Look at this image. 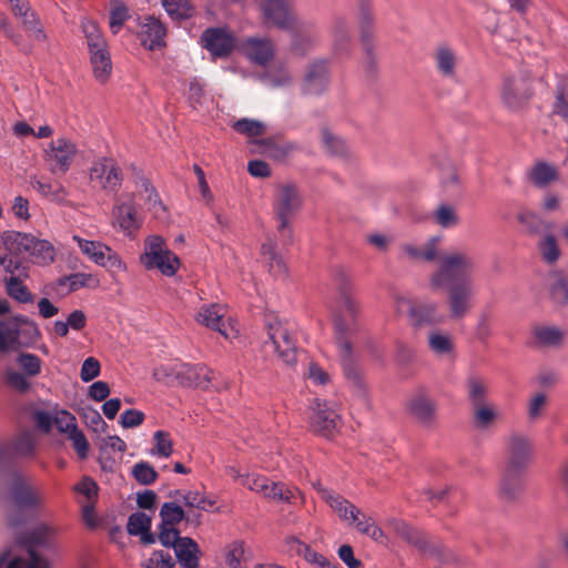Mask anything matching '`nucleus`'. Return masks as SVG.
Instances as JSON below:
<instances>
[{
    "instance_id": "9",
    "label": "nucleus",
    "mask_w": 568,
    "mask_h": 568,
    "mask_svg": "<svg viewBox=\"0 0 568 568\" xmlns=\"http://www.w3.org/2000/svg\"><path fill=\"white\" fill-rule=\"evenodd\" d=\"M258 8L266 23L286 31L304 29L292 0H258Z\"/></svg>"
},
{
    "instance_id": "13",
    "label": "nucleus",
    "mask_w": 568,
    "mask_h": 568,
    "mask_svg": "<svg viewBox=\"0 0 568 568\" xmlns=\"http://www.w3.org/2000/svg\"><path fill=\"white\" fill-rule=\"evenodd\" d=\"M72 240L78 244L81 252L97 265L105 267L112 272L126 271V264L110 246L99 241L82 239L78 235H74Z\"/></svg>"
},
{
    "instance_id": "46",
    "label": "nucleus",
    "mask_w": 568,
    "mask_h": 568,
    "mask_svg": "<svg viewBox=\"0 0 568 568\" xmlns=\"http://www.w3.org/2000/svg\"><path fill=\"white\" fill-rule=\"evenodd\" d=\"M166 13L173 20L189 19L193 16L194 8L189 0H161Z\"/></svg>"
},
{
    "instance_id": "7",
    "label": "nucleus",
    "mask_w": 568,
    "mask_h": 568,
    "mask_svg": "<svg viewBox=\"0 0 568 568\" xmlns=\"http://www.w3.org/2000/svg\"><path fill=\"white\" fill-rule=\"evenodd\" d=\"M10 497L18 509L26 511H38L45 503L43 489L31 478L18 473L11 476Z\"/></svg>"
},
{
    "instance_id": "47",
    "label": "nucleus",
    "mask_w": 568,
    "mask_h": 568,
    "mask_svg": "<svg viewBox=\"0 0 568 568\" xmlns=\"http://www.w3.org/2000/svg\"><path fill=\"white\" fill-rule=\"evenodd\" d=\"M538 251L548 264L556 263L560 257L558 241L552 234H545L538 242Z\"/></svg>"
},
{
    "instance_id": "39",
    "label": "nucleus",
    "mask_w": 568,
    "mask_h": 568,
    "mask_svg": "<svg viewBox=\"0 0 568 568\" xmlns=\"http://www.w3.org/2000/svg\"><path fill=\"white\" fill-rule=\"evenodd\" d=\"M355 517L356 519L354 521H348V525H353L358 532L368 536L376 542H385L386 536L384 531L376 525L372 517L363 514L362 511L359 516Z\"/></svg>"
},
{
    "instance_id": "42",
    "label": "nucleus",
    "mask_w": 568,
    "mask_h": 568,
    "mask_svg": "<svg viewBox=\"0 0 568 568\" xmlns=\"http://www.w3.org/2000/svg\"><path fill=\"white\" fill-rule=\"evenodd\" d=\"M473 417L476 428L486 430L493 426L496 419L499 417V413L496 407L490 404H481L473 407Z\"/></svg>"
},
{
    "instance_id": "34",
    "label": "nucleus",
    "mask_w": 568,
    "mask_h": 568,
    "mask_svg": "<svg viewBox=\"0 0 568 568\" xmlns=\"http://www.w3.org/2000/svg\"><path fill=\"white\" fill-rule=\"evenodd\" d=\"M333 50L336 54L347 53L351 47V27L346 19L337 17L331 27Z\"/></svg>"
},
{
    "instance_id": "11",
    "label": "nucleus",
    "mask_w": 568,
    "mask_h": 568,
    "mask_svg": "<svg viewBox=\"0 0 568 568\" xmlns=\"http://www.w3.org/2000/svg\"><path fill=\"white\" fill-rule=\"evenodd\" d=\"M532 94V81L529 75L513 74L503 81L500 98L503 104L510 111L524 109Z\"/></svg>"
},
{
    "instance_id": "37",
    "label": "nucleus",
    "mask_w": 568,
    "mask_h": 568,
    "mask_svg": "<svg viewBox=\"0 0 568 568\" xmlns=\"http://www.w3.org/2000/svg\"><path fill=\"white\" fill-rule=\"evenodd\" d=\"M90 62L92 65L94 78L100 83H105L112 72V62L109 48L97 49L90 51Z\"/></svg>"
},
{
    "instance_id": "23",
    "label": "nucleus",
    "mask_w": 568,
    "mask_h": 568,
    "mask_svg": "<svg viewBox=\"0 0 568 568\" xmlns=\"http://www.w3.org/2000/svg\"><path fill=\"white\" fill-rule=\"evenodd\" d=\"M203 47L211 52L213 57H226L235 47V38L226 29H207L202 34Z\"/></svg>"
},
{
    "instance_id": "58",
    "label": "nucleus",
    "mask_w": 568,
    "mask_h": 568,
    "mask_svg": "<svg viewBox=\"0 0 568 568\" xmlns=\"http://www.w3.org/2000/svg\"><path fill=\"white\" fill-rule=\"evenodd\" d=\"M17 363L27 376L34 377L41 373L42 361L34 354L21 353Z\"/></svg>"
},
{
    "instance_id": "50",
    "label": "nucleus",
    "mask_w": 568,
    "mask_h": 568,
    "mask_svg": "<svg viewBox=\"0 0 568 568\" xmlns=\"http://www.w3.org/2000/svg\"><path fill=\"white\" fill-rule=\"evenodd\" d=\"M129 8L124 4L122 0H112L111 1V11H110V30L112 33L116 34L123 23L129 19Z\"/></svg>"
},
{
    "instance_id": "26",
    "label": "nucleus",
    "mask_w": 568,
    "mask_h": 568,
    "mask_svg": "<svg viewBox=\"0 0 568 568\" xmlns=\"http://www.w3.org/2000/svg\"><path fill=\"white\" fill-rule=\"evenodd\" d=\"M241 51L251 61L264 65L274 57V44L266 38H248L241 44Z\"/></svg>"
},
{
    "instance_id": "62",
    "label": "nucleus",
    "mask_w": 568,
    "mask_h": 568,
    "mask_svg": "<svg viewBox=\"0 0 568 568\" xmlns=\"http://www.w3.org/2000/svg\"><path fill=\"white\" fill-rule=\"evenodd\" d=\"M175 562L172 556L162 550H155L141 564L142 568H173Z\"/></svg>"
},
{
    "instance_id": "22",
    "label": "nucleus",
    "mask_w": 568,
    "mask_h": 568,
    "mask_svg": "<svg viewBox=\"0 0 568 568\" xmlns=\"http://www.w3.org/2000/svg\"><path fill=\"white\" fill-rule=\"evenodd\" d=\"M225 314L226 311L222 305L207 304L199 308L195 321L201 325L217 331L224 337L230 338L233 336L234 329L232 326L229 327V325H226L224 321Z\"/></svg>"
},
{
    "instance_id": "41",
    "label": "nucleus",
    "mask_w": 568,
    "mask_h": 568,
    "mask_svg": "<svg viewBox=\"0 0 568 568\" xmlns=\"http://www.w3.org/2000/svg\"><path fill=\"white\" fill-rule=\"evenodd\" d=\"M183 363H170L161 365L153 371V377L155 381L170 386H176L181 384Z\"/></svg>"
},
{
    "instance_id": "55",
    "label": "nucleus",
    "mask_w": 568,
    "mask_h": 568,
    "mask_svg": "<svg viewBox=\"0 0 568 568\" xmlns=\"http://www.w3.org/2000/svg\"><path fill=\"white\" fill-rule=\"evenodd\" d=\"M161 524L164 526H174L184 518V510L175 503H164L160 509Z\"/></svg>"
},
{
    "instance_id": "16",
    "label": "nucleus",
    "mask_w": 568,
    "mask_h": 568,
    "mask_svg": "<svg viewBox=\"0 0 568 568\" xmlns=\"http://www.w3.org/2000/svg\"><path fill=\"white\" fill-rule=\"evenodd\" d=\"M113 225L128 236H132L141 226V220L134 205L133 194L119 197L112 211Z\"/></svg>"
},
{
    "instance_id": "14",
    "label": "nucleus",
    "mask_w": 568,
    "mask_h": 568,
    "mask_svg": "<svg viewBox=\"0 0 568 568\" xmlns=\"http://www.w3.org/2000/svg\"><path fill=\"white\" fill-rule=\"evenodd\" d=\"M308 424L314 433L331 437L341 428L342 418L335 404L316 399L311 408Z\"/></svg>"
},
{
    "instance_id": "24",
    "label": "nucleus",
    "mask_w": 568,
    "mask_h": 568,
    "mask_svg": "<svg viewBox=\"0 0 568 568\" xmlns=\"http://www.w3.org/2000/svg\"><path fill=\"white\" fill-rule=\"evenodd\" d=\"M314 486L317 489L321 498L331 507V509L339 517L341 520L348 524V521H354L356 519L355 516L361 515V509H358L343 496L323 487L321 484H316Z\"/></svg>"
},
{
    "instance_id": "40",
    "label": "nucleus",
    "mask_w": 568,
    "mask_h": 568,
    "mask_svg": "<svg viewBox=\"0 0 568 568\" xmlns=\"http://www.w3.org/2000/svg\"><path fill=\"white\" fill-rule=\"evenodd\" d=\"M548 285L550 297L556 304H568V275L552 273L549 276Z\"/></svg>"
},
{
    "instance_id": "29",
    "label": "nucleus",
    "mask_w": 568,
    "mask_h": 568,
    "mask_svg": "<svg viewBox=\"0 0 568 568\" xmlns=\"http://www.w3.org/2000/svg\"><path fill=\"white\" fill-rule=\"evenodd\" d=\"M527 180L534 186L545 189L559 180V171L551 163L537 161L527 171Z\"/></svg>"
},
{
    "instance_id": "27",
    "label": "nucleus",
    "mask_w": 568,
    "mask_h": 568,
    "mask_svg": "<svg viewBox=\"0 0 568 568\" xmlns=\"http://www.w3.org/2000/svg\"><path fill=\"white\" fill-rule=\"evenodd\" d=\"M182 378L180 386L210 388L213 384L215 374L207 366L202 364L191 365L183 363Z\"/></svg>"
},
{
    "instance_id": "4",
    "label": "nucleus",
    "mask_w": 568,
    "mask_h": 568,
    "mask_svg": "<svg viewBox=\"0 0 568 568\" xmlns=\"http://www.w3.org/2000/svg\"><path fill=\"white\" fill-rule=\"evenodd\" d=\"M140 263L146 270H156L168 277L175 275L181 266L178 255L168 247L165 240L156 234L145 239Z\"/></svg>"
},
{
    "instance_id": "38",
    "label": "nucleus",
    "mask_w": 568,
    "mask_h": 568,
    "mask_svg": "<svg viewBox=\"0 0 568 568\" xmlns=\"http://www.w3.org/2000/svg\"><path fill=\"white\" fill-rule=\"evenodd\" d=\"M16 17L21 20V24L29 37L38 42L47 41V33L38 16L31 10V8H28L24 12L22 11V13H19Z\"/></svg>"
},
{
    "instance_id": "6",
    "label": "nucleus",
    "mask_w": 568,
    "mask_h": 568,
    "mask_svg": "<svg viewBox=\"0 0 568 568\" xmlns=\"http://www.w3.org/2000/svg\"><path fill=\"white\" fill-rule=\"evenodd\" d=\"M78 153L79 148L73 140L59 136L43 148L42 159L50 173L63 175L71 169Z\"/></svg>"
},
{
    "instance_id": "56",
    "label": "nucleus",
    "mask_w": 568,
    "mask_h": 568,
    "mask_svg": "<svg viewBox=\"0 0 568 568\" xmlns=\"http://www.w3.org/2000/svg\"><path fill=\"white\" fill-rule=\"evenodd\" d=\"M154 447L151 450V455L168 458L173 453V443L170 438V434L164 430H156L153 434Z\"/></svg>"
},
{
    "instance_id": "20",
    "label": "nucleus",
    "mask_w": 568,
    "mask_h": 568,
    "mask_svg": "<svg viewBox=\"0 0 568 568\" xmlns=\"http://www.w3.org/2000/svg\"><path fill=\"white\" fill-rule=\"evenodd\" d=\"M408 413L425 427L435 424L437 417V403L424 392L414 394L406 404Z\"/></svg>"
},
{
    "instance_id": "15",
    "label": "nucleus",
    "mask_w": 568,
    "mask_h": 568,
    "mask_svg": "<svg viewBox=\"0 0 568 568\" xmlns=\"http://www.w3.org/2000/svg\"><path fill=\"white\" fill-rule=\"evenodd\" d=\"M396 307L398 312H406L414 326L435 325L445 322V315L439 311L437 302H427L419 305L404 296L396 298Z\"/></svg>"
},
{
    "instance_id": "45",
    "label": "nucleus",
    "mask_w": 568,
    "mask_h": 568,
    "mask_svg": "<svg viewBox=\"0 0 568 568\" xmlns=\"http://www.w3.org/2000/svg\"><path fill=\"white\" fill-rule=\"evenodd\" d=\"M261 81L268 88H286L293 82L291 72L285 67H280L265 72L261 77Z\"/></svg>"
},
{
    "instance_id": "54",
    "label": "nucleus",
    "mask_w": 568,
    "mask_h": 568,
    "mask_svg": "<svg viewBox=\"0 0 568 568\" xmlns=\"http://www.w3.org/2000/svg\"><path fill=\"white\" fill-rule=\"evenodd\" d=\"M178 494L181 496L183 504L190 508H197L201 510L209 511L215 505V501L213 499H210L209 497L196 490H189L183 494Z\"/></svg>"
},
{
    "instance_id": "31",
    "label": "nucleus",
    "mask_w": 568,
    "mask_h": 568,
    "mask_svg": "<svg viewBox=\"0 0 568 568\" xmlns=\"http://www.w3.org/2000/svg\"><path fill=\"white\" fill-rule=\"evenodd\" d=\"M286 544L291 554L303 556L308 564L316 568H337L322 554L313 550L308 545L295 537L288 538Z\"/></svg>"
},
{
    "instance_id": "63",
    "label": "nucleus",
    "mask_w": 568,
    "mask_h": 568,
    "mask_svg": "<svg viewBox=\"0 0 568 568\" xmlns=\"http://www.w3.org/2000/svg\"><path fill=\"white\" fill-rule=\"evenodd\" d=\"M305 376L312 384L316 386H325L331 382L329 374L314 362L308 363L307 372Z\"/></svg>"
},
{
    "instance_id": "12",
    "label": "nucleus",
    "mask_w": 568,
    "mask_h": 568,
    "mask_svg": "<svg viewBox=\"0 0 568 568\" xmlns=\"http://www.w3.org/2000/svg\"><path fill=\"white\" fill-rule=\"evenodd\" d=\"M265 325L268 336L266 345H272L284 364L294 365L296 363V348L287 325L277 317L267 318Z\"/></svg>"
},
{
    "instance_id": "59",
    "label": "nucleus",
    "mask_w": 568,
    "mask_h": 568,
    "mask_svg": "<svg viewBox=\"0 0 568 568\" xmlns=\"http://www.w3.org/2000/svg\"><path fill=\"white\" fill-rule=\"evenodd\" d=\"M535 337L544 345H557L564 337V332L555 326H540L535 329Z\"/></svg>"
},
{
    "instance_id": "49",
    "label": "nucleus",
    "mask_w": 568,
    "mask_h": 568,
    "mask_svg": "<svg viewBox=\"0 0 568 568\" xmlns=\"http://www.w3.org/2000/svg\"><path fill=\"white\" fill-rule=\"evenodd\" d=\"M434 222L443 229L455 227L459 217L455 209L447 204L438 205L433 212Z\"/></svg>"
},
{
    "instance_id": "8",
    "label": "nucleus",
    "mask_w": 568,
    "mask_h": 568,
    "mask_svg": "<svg viewBox=\"0 0 568 568\" xmlns=\"http://www.w3.org/2000/svg\"><path fill=\"white\" fill-rule=\"evenodd\" d=\"M242 485L271 500L291 504L297 501L300 504L305 503V497L298 488H290L284 484L270 481L266 477L258 474H245V477L242 478Z\"/></svg>"
},
{
    "instance_id": "64",
    "label": "nucleus",
    "mask_w": 568,
    "mask_h": 568,
    "mask_svg": "<svg viewBox=\"0 0 568 568\" xmlns=\"http://www.w3.org/2000/svg\"><path fill=\"white\" fill-rule=\"evenodd\" d=\"M53 425L60 433H64L67 435L78 427L75 417L67 410H60L55 414L53 417Z\"/></svg>"
},
{
    "instance_id": "52",
    "label": "nucleus",
    "mask_w": 568,
    "mask_h": 568,
    "mask_svg": "<svg viewBox=\"0 0 568 568\" xmlns=\"http://www.w3.org/2000/svg\"><path fill=\"white\" fill-rule=\"evenodd\" d=\"M6 288L9 296L20 303H30L33 301V296L28 287L16 276H10L6 280Z\"/></svg>"
},
{
    "instance_id": "61",
    "label": "nucleus",
    "mask_w": 568,
    "mask_h": 568,
    "mask_svg": "<svg viewBox=\"0 0 568 568\" xmlns=\"http://www.w3.org/2000/svg\"><path fill=\"white\" fill-rule=\"evenodd\" d=\"M552 113L568 122V83L557 88Z\"/></svg>"
},
{
    "instance_id": "60",
    "label": "nucleus",
    "mask_w": 568,
    "mask_h": 568,
    "mask_svg": "<svg viewBox=\"0 0 568 568\" xmlns=\"http://www.w3.org/2000/svg\"><path fill=\"white\" fill-rule=\"evenodd\" d=\"M132 475L142 485H151L158 478L155 469L146 462L136 463L132 467Z\"/></svg>"
},
{
    "instance_id": "33",
    "label": "nucleus",
    "mask_w": 568,
    "mask_h": 568,
    "mask_svg": "<svg viewBox=\"0 0 568 568\" xmlns=\"http://www.w3.org/2000/svg\"><path fill=\"white\" fill-rule=\"evenodd\" d=\"M386 525L406 542L412 544L420 549L426 548L427 540L425 534L409 526L404 520L398 518H389Z\"/></svg>"
},
{
    "instance_id": "43",
    "label": "nucleus",
    "mask_w": 568,
    "mask_h": 568,
    "mask_svg": "<svg viewBox=\"0 0 568 568\" xmlns=\"http://www.w3.org/2000/svg\"><path fill=\"white\" fill-rule=\"evenodd\" d=\"M321 134L322 144L326 153L337 158H342L347 154V144L341 136L333 133L328 128H323Z\"/></svg>"
},
{
    "instance_id": "2",
    "label": "nucleus",
    "mask_w": 568,
    "mask_h": 568,
    "mask_svg": "<svg viewBox=\"0 0 568 568\" xmlns=\"http://www.w3.org/2000/svg\"><path fill=\"white\" fill-rule=\"evenodd\" d=\"M359 312V303L348 294L341 297L339 311L335 317V329L337 336V347L341 362L344 366L346 378L353 383L356 396L368 406V394L359 373L353 367L354 352L348 335L357 331V315Z\"/></svg>"
},
{
    "instance_id": "21",
    "label": "nucleus",
    "mask_w": 568,
    "mask_h": 568,
    "mask_svg": "<svg viewBox=\"0 0 568 568\" xmlns=\"http://www.w3.org/2000/svg\"><path fill=\"white\" fill-rule=\"evenodd\" d=\"M138 36L141 44L149 50L162 48L165 44L166 29L163 23L153 16L139 18Z\"/></svg>"
},
{
    "instance_id": "28",
    "label": "nucleus",
    "mask_w": 568,
    "mask_h": 568,
    "mask_svg": "<svg viewBox=\"0 0 568 568\" xmlns=\"http://www.w3.org/2000/svg\"><path fill=\"white\" fill-rule=\"evenodd\" d=\"M28 320L24 316H12L0 323V352L14 351L21 346L20 329Z\"/></svg>"
},
{
    "instance_id": "53",
    "label": "nucleus",
    "mask_w": 568,
    "mask_h": 568,
    "mask_svg": "<svg viewBox=\"0 0 568 568\" xmlns=\"http://www.w3.org/2000/svg\"><path fill=\"white\" fill-rule=\"evenodd\" d=\"M136 187L139 196L144 200L149 210H153L155 212L164 210L158 193L148 180L141 179Z\"/></svg>"
},
{
    "instance_id": "30",
    "label": "nucleus",
    "mask_w": 568,
    "mask_h": 568,
    "mask_svg": "<svg viewBox=\"0 0 568 568\" xmlns=\"http://www.w3.org/2000/svg\"><path fill=\"white\" fill-rule=\"evenodd\" d=\"M152 517L145 513L136 511L129 516L126 530L131 536H139L144 545L155 542V537L151 532Z\"/></svg>"
},
{
    "instance_id": "36",
    "label": "nucleus",
    "mask_w": 568,
    "mask_h": 568,
    "mask_svg": "<svg viewBox=\"0 0 568 568\" xmlns=\"http://www.w3.org/2000/svg\"><path fill=\"white\" fill-rule=\"evenodd\" d=\"M173 549L183 568H199L200 549L192 538L183 537Z\"/></svg>"
},
{
    "instance_id": "32",
    "label": "nucleus",
    "mask_w": 568,
    "mask_h": 568,
    "mask_svg": "<svg viewBox=\"0 0 568 568\" xmlns=\"http://www.w3.org/2000/svg\"><path fill=\"white\" fill-rule=\"evenodd\" d=\"M261 257L274 277H285L287 275V266L276 251V243L273 239L267 237L261 245Z\"/></svg>"
},
{
    "instance_id": "51",
    "label": "nucleus",
    "mask_w": 568,
    "mask_h": 568,
    "mask_svg": "<svg viewBox=\"0 0 568 568\" xmlns=\"http://www.w3.org/2000/svg\"><path fill=\"white\" fill-rule=\"evenodd\" d=\"M520 474H508L504 468V475L500 479L499 488L504 497L508 499L515 498L523 490Z\"/></svg>"
},
{
    "instance_id": "25",
    "label": "nucleus",
    "mask_w": 568,
    "mask_h": 568,
    "mask_svg": "<svg viewBox=\"0 0 568 568\" xmlns=\"http://www.w3.org/2000/svg\"><path fill=\"white\" fill-rule=\"evenodd\" d=\"M328 85V69L326 61H316L308 65L302 83V92L306 95H320Z\"/></svg>"
},
{
    "instance_id": "18",
    "label": "nucleus",
    "mask_w": 568,
    "mask_h": 568,
    "mask_svg": "<svg viewBox=\"0 0 568 568\" xmlns=\"http://www.w3.org/2000/svg\"><path fill=\"white\" fill-rule=\"evenodd\" d=\"M442 236L429 237L423 245L413 242L402 243L399 246L400 256L410 262H433L440 260Z\"/></svg>"
},
{
    "instance_id": "35",
    "label": "nucleus",
    "mask_w": 568,
    "mask_h": 568,
    "mask_svg": "<svg viewBox=\"0 0 568 568\" xmlns=\"http://www.w3.org/2000/svg\"><path fill=\"white\" fill-rule=\"evenodd\" d=\"M428 347L438 358L453 357L455 344L453 336L447 332L432 331L427 337Z\"/></svg>"
},
{
    "instance_id": "44",
    "label": "nucleus",
    "mask_w": 568,
    "mask_h": 568,
    "mask_svg": "<svg viewBox=\"0 0 568 568\" xmlns=\"http://www.w3.org/2000/svg\"><path fill=\"white\" fill-rule=\"evenodd\" d=\"M81 26L84 37L87 39L89 52L108 47V42L102 36L95 21L84 19Z\"/></svg>"
},
{
    "instance_id": "57",
    "label": "nucleus",
    "mask_w": 568,
    "mask_h": 568,
    "mask_svg": "<svg viewBox=\"0 0 568 568\" xmlns=\"http://www.w3.org/2000/svg\"><path fill=\"white\" fill-rule=\"evenodd\" d=\"M233 128L239 133L245 134L248 138L261 136L265 133L266 125L263 122L250 119H241L233 124Z\"/></svg>"
},
{
    "instance_id": "10",
    "label": "nucleus",
    "mask_w": 568,
    "mask_h": 568,
    "mask_svg": "<svg viewBox=\"0 0 568 568\" xmlns=\"http://www.w3.org/2000/svg\"><path fill=\"white\" fill-rule=\"evenodd\" d=\"M534 458V445L531 439L519 433H513L506 440L505 468L508 474L524 473Z\"/></svg>"
},
{
    "instance_id": "1",
    "label": "nucleus",
    "mask_w": 568,
    "mask_h": 568,
    "mask_svg": "<svg viewBox=\"0 0 568 568\" xmlns=\"http://www.w3.org/2000/svg\"><path fill=\"white\" fill-rule=\"evenodd\" d=\"M475 257L462 250L445 253L438 267L429 274L428 285L433 292L448 288L447 304L452 320L464 318L473 307L476 286L473 274L476 272Z\"/></svg>"
},
{
    "instance_id": "3",
    "label": "nucleus",
    "mask_w": 568,
    "mask_h": 568,
    "mask_svg": "<svg viewBox=\"0 0 568 568\" xmlns=\"http://www.w3.org/2000/svg\"><path fill=\"white\" fill-rule=\"evenodd\" d=\"M303 196L300 189L292 183L278 184L273 199L272 207L277 223V232L285 244L293 242L291 222L303 207Z\"/></svg>"
},
{
    "instance_id": "17",
    "label": "nucleus",
    "mask_w": 568,
    "mask_h": 568,
    "mask_svg": "<svg viewBox=\"0 0 568 568\" xmlns=\"http://www.w3.org/2000/svg\"><path fill=\"white\" fill-rule=\"evenodd\" d=\"M90 181L110 192H115L122 182V173L112 159L101 158L94 161L89 170Z\"/></svg>"
},
{
    "instance_id": "5",
    "label": "nucleus",
    "mask_w": 568,
    "mask_h": 568,
    "mask_svg": "<svg viewBox=\"0 0 568 568\" xmlns=\"http://www.w3.org/2000/svg\"><path fill=\"white\" fill-rule=\"evenodd\" d=\"M6 248L14 255L28 253L39 263H49L54 258L53 246L45 240H39L31 234L6 231L1 235Z\"/></svg>"
},
{
    "instance_id": "48",
    "label": "nucleus",
    "mask_w": 568,
    "mask_h": 568,
    "mask_svg": "<svg viewBox=\"0 0 568 568\" xmlns=\"http://www.w3.org/2000/svg\"><path fill=\"white\" fill-rule=\"evenodd\" d=\"M488 385L478 377H469L467 379V394L473 407L486 404L488 395Z\"/></svg>"
},
{
    "instance_id": "19",
    "label": "nucleus",
    "mask_w": 568,
    "mask_h": 568,
    "mask_svg": "<svg viewBox=\"0 0 568 568\" xmlns=\"http://www.w3.org/2000/svg\"><path fill=\"white\" fill-rule=\"evenodd\" d=\"M434 67L437 74L448 81H456L459 74V57L457 51L447 43L438 44L433 52Z\"/></svg>"
}]
</instances>
